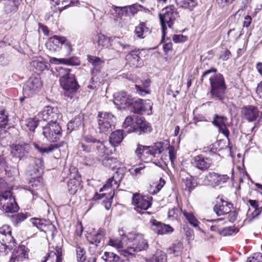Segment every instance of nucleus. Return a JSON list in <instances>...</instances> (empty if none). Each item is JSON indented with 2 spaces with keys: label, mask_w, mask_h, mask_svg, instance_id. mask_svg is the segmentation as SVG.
<instances>
[{
  "label": "nucleus",
  "mask_w": 262,
  "mask_h": 262,
  "mask_svg": "<svg viewBox=\"0 0 262 262\" xmlns=\"http://www.w3.org/2000/svg\"><path fill=\"white\" fill-rule=\"evenodd\" d=\"M150 223L151 230L158 234H168L173 231V229L170 225L162 223L155 219L151 220Z\"/></svg>",
  "instance_id": "nucleus-19"
},
{
  "label": "nucleus",
  "mask_w": 262,
  "mask_h": 262,
  "mask_svg": "<svg viewBox=\"0 0 262 262\" xmlns=\"http://www.w3.org/2000/svg\"><path fill=\"white\" fill-rule=\"evenodd\" d=\"M102 258L105 262H123L119 256L113 252H105Z\"/></svg>",
  "instance_id": "nucleus-36"
},
{
  "label": "nucleus",
  "mask_w": 262,
  "mask_h": 262,
  "mask_svg": "<svg viewBox=\"0 0 262 262\" xmlns=\"http://www.w3.org/2000/svg\"><path fill=\"white\" fill-rule=\"evenodd\" d=\"M234 232V230L232 227H226L221 229V230H219V233L223 236L231 235Z\"/></svg>",
  "instance_id": "nucleus-56"
},
{
  "label": "nucleus",
  "mask_w": 262,
  "mask_h": 262,
  "mask_svg": "<svg viewBox=\"0 0 262 262\" xmlns=\"http://www.w3.org/2000/svg\"><path fill=\"white\" fill-rule=\"evenodd\" d=\"M69 180L68 182L67 187L69 193L73 195L81 188V178L77 169H70Z\"/></svg>",
  "instance_id": "nucleus-10"
},
{
  "label": "nucleus",
  "mask_w": 262,
  "mask_h": 262,
  "mask_svg": "<svg viewBox=\"0 0 262 262\" xmlns=\"http://www.w3.org/2000/svg\"><path fill=\"white\" fill-rule=\"evenodd\" d=\"M202 152L206 154H209L210 155H212L215 152L214 150L213 145H210L209 146L204 147Z\"/></svg>",
  "instance_id": "nucleus-64"
},
{
  "label": "nucleus",
  "mask_w": 262,
  "mask_h": 262,
  "mask_svg": "<svg viewBox=\"0 0 262 262\" xmlns=\"http://www.w3.org/2000/svg\"><path fill=\"white\" fill-rule=\"evenodd\" d=\"M30 159V165L33 168V173H31V174H36L37 176H38L37 173L40 174L42 172L43 168L42 160L35 158H31Z\"/></svg>",
  "instance_id": "nucleus-30"
},
{
  "label": "nucleus",
  "mask_w": 262,
  "mask_h": 262,
  "mask_svg": "<svg viewBox=\"0 0 262 262\" xmlns=\"http://www.w3.org/2000/svg\"><path fill=\"white\" fill-rule=\"evenodd\" d=\"M183 181L189 192H191V190L194 188L196 186V183L193 181V178L191 176H188L185 179H183Z\"/></svg>",
  "instance_id": "nucleus-38"
},
{
  "label": "nucleus",
  "mask_w": 262,
  "mask_h": 262,
  "mask_svg": "<svg viewBox=\"0 0 262 262\" xmlns=\"http://www.w3.org/2000/svg\"><path fill=\"white\" fill-rule=\"evenodd\" d=\"M209 80L211 85L210 94L212 98L215 100H219L222 103H224V100L226 98V90L227 87L224 77L219 73L210 78Z\"/></svg>",
  "instance_id": "nucleus-5"
},
{
  "label": "nucleus",
  "mask_w": 262,
  "mask_h": 262,
  "mask_svg": "<svg viewBox=\"0 0 262 262\" xmlns=\"http://www.w3.org/2000/svg\"><path fill=\"white\" fill-rule=\"evenodd\" d=\"M7 168H8V167L5 159L3 157L0 156V173H3Z\"/></svg>",
  "instance_id": "nucleus-62"
},
{
  "label": "nucleus",
  "mask_w": 262,
  "mask_h": 262,
  "mask_svg": "<svg viewBox=\"0 0 262 262\" xmlns=\"http://www.w3.org/2000/svg\"><path fill=\"white\" fill-rule=\"evenodd\" d=\"M62 249L59 247H56L53 250H51L48 255L45 257L42 262H61Z\"/></svg>",
  "instance_id": "nucleus-28"
},
{
  "label": "nucleus",
  "mask_w": 262,
  "mask_h": 262,
  "mask_svg": "<svg viewBox=\"0 0 262 262\" xmlns=\"http://www.w3.org/2000/svg\"><path fill=\"white\" fill-rule=\"evenodd\" d=\"M104 236V232L102 230H99L97 233L92 238L90 243L95 245L96 246H98V244L101 242Z\"/></svg>",
  "instance_id": "nucleus-45"
},
{
  "label": "nucleus",
  "mask_w": 262,
  "mask_h": 262,
  "mask_svg": "<svg viewBox=\"0 0 262 262\" xmlns=\"http://www.w3.org/2000/svg\"><path fill=\"white\" fill-rule=\"evenodd\" d=\"M191 163L196 168L204 171L208 170L211 166L212 160L208 157L200 155L193 158Z\"/></svg>",
  "instance_id": "nucleus-16"
},
{
  "label": "nucleus",
  "mask_w": 262,
  "mask_h": 262,
  "mask_svg": "<svg viewBox=\"0 0 262 262\" xmlns=\"http://www.w3.org/2000/svg\"><path fill=\"white\" fill-rule=\"evenodd\" d=\"M123 178L124 170L122 168H119L114 176L108 179L103 188H101L100 191H101L103 189L110 188L114 192V190L119 187L120 182Z\"/></svg>",
  "instance_id": "nucleus-14"
},
{
  "label": "nucleus",
  "mask_w": 262,
  "mask_h": 262,
  "mask_svg": "<svg viewBox=\"0 0 262 262\" xmlns=\"http://www.w3.org/2000/svg\"><path fill=\"white\" fill-rule=\"evenodd\" d=\"M128 107L130 108V111L136 114H140L142 111H145L148 108L151 110L152 105L150 101L147 102L140 99H134L132 98L131 103Z\"/></svg>",
  "instance_id": "nucleus-15"
},
{
  "label": "nucleus",
  "mask_w": 262,
  "mask_h": 262,
  "mask_svg": "<svg viewBox=\"0 0 262 262\" xmlns=\"http://www.w3.org/2000/svg\"><path fill=\"white\" fill-rule=\"evenodd\" d=\"M34 147L41 154H49L61 146L60 143L50 144L48 146L41 147L37 143H33Z\"/></svg>",
  "instance_id": "nucleus-32"
},
{
  "label": "nucleus",
  "mask_w": 262,
  "mask_h": 262,
  "mask_svg": "<svg viewBox=\"0 0 262 262\" xmlns=\"http://www.w3.org/2000/svg\"><path fill=\"white\" fill-rule=\"evenodd\" d=\"M83 139L86 142L91 144L89 145H87L83 143H81L80 145L83 151L88 153L97 151L100 154L105 152V146L100 140L96 139L90 135L83 136Z\"/></svg>",
  "instance_id": "nucleus-9"
},
{
  "label": "nucleus",
  "mask_w": 262,
  "mask_h": 262,
  "mask_svg": "<svg viewBox=\"0 0 262 262\" xmlns=\"http://www.w3.org/2000/svg\"><path fill=\"white\" fill-rule=\"evenodd\" d=\"M184 216L186 217L189 224L194 227L199 226V222L195 217L192 213L187 212L186 211L183 212Z\"/></svg>",
  "instance_id": "nucleus-40"
},
{
  "label": "nucleus",
  "mask_w": 262,
  "mask_h": 262,
  "mask_svg": "<svg viewBox=\"0 0 262 262\" xmlns=\"http://www.w3.org/2000/svg\"><path fill=\"white\" fill-rule=\"evenodd\" d=\"M229 177L226 174H219L214 172H210L206 175L203 181V185L216 187L221 184L226 183Z\"/></svg>",
  "instance_id": "nucleus-13"
},
{
  "label": "nucleus",
  "mask_w": 262,
  "mask_h": 262,
  "mask_svg": "<svg viewBox=\"0 0 262 262\" xmlns=\"http://www.w3.org/2000/svg\"><path fill=\"white\" fill-rule=\"evenodd\" d=\"M142 86L136 84L135 88L136 91L141 96H144L149 93V91L147 89L150 84V80L149 79H145L142 81Z\"/></svg>",
  "instance_id": "nucleus-34"
},
{
  "label": "nucleus",
  "mask_w": 262,
  "mask_h": 262,
  "mask_svg": "<svg viewBox=\"0 0 262 262\" xmlns=\"http://www.w3.org/2000/svg\"><path fill=\"white\" fill-rule=\"evenodd\" d=\"M159 15L162 29V39H164L167 30L166 25L169 28H172L178 13L175 7L170 5L162 9Z\"/></svg>",
  "instance_id": "nucleus-6"
},
{
  "label": "nucleus",
  "mask_w": 262,
  "mask_h": 262,
  "mask_svg": "<svg viewBox=\"0 0 262 262\" xmlns=\"http://www.w3.org/2000/svg\"><path fill=\"white\" fill-rule=\"evenodd\" d=\"M227 117L215 114L212 123L219 128L220 132L228 137L229 135V131L227 127Z\"/></svg>",
  "instance_id": "nucleus-23"
},
{
  "label": "nucleus",
  "mask_w": 262,
  "mask_h": 262,
  "mask_svg": "<svg viewBox=\"0 0 262 262\" xmlns=\"http://www.w3.org/2000/svg\"><path fill=\"white\" fill-rule=\"evenodd\" d=\"M17 9L14 1L9 0L5 4V10L7 13L15 11Z\"/></svg>",
  "instance_id": "nucleus-53"
},
{
  "label": "nucleus",
  "mask_w": 262,
  "mask_h": 262,
  "mask_svg": "<svg viewBox=\"0 0 262 262\" xmlns=\"http://www.w3.org/2000/svg\"><path fill=\"white\" fill-rule=\"evenodd\" d=\"M62 115L59 113L56 107L51 106H46L43 110L38 114V118L48 123L58 122V121L61 118Z\"/></svg>",
  "instance_id": "nucleus-11"
},
{
  "label": "nucleus",
  "mask_w": 262,
  "mask_h": 262,
  "mask_svg": "<svg viewBox=\"0 0 262 262\" xmlns=\"http://www.w3.org/2000/svg\"><path fill=\"white\" fill-rule=\"evenodd\" d=\"M60 44L63 45L67 50V54L70 55L72 51V48L70 42L66 37L61 36Z\"/></svg>",
  "instance_id": "nucleus-52"
},
{
  "label": "nucleus",
  "mask_w": 262,
  "mask_h": 262,
  "mask_svg": "<svg viewBox=\"0 0 262 262\" xmlns=\"http://www.w3.org/2000/svg\"><path fill=\"white\" fill-rule=\"evenodd\" d=\"M262 260V254L260 253H254L251 257L248 258V262H260Z\"/></svg>",
  "instance_id": "nucleus-58"
},
{
  "label": "nucleus",
  "mask_w": 262,
  "mask_h": 262,
  "mask_svg": "<svg viewBox=\"0 0 262 262\" xmlns=\"http://www.w3.org/2000/svg\"><path fill=\"white\" fill-rule=\"evenodd\" d=\"M118 162V160L116 158L113 157H105L102 161L103 164L106 167H110L114 168Z\"/></svg>",
  "instance_id": "nucleus-46"
},
{
  "label": "nucleus",
  "mask_w": 262,
  "mask_h": 262,
  "mask_svg": "<svg viewBox=\"0 0 262 262\" xmlns=\"http://www.w3.org/2000/svg\"><path fill=\"white\" fill-rule=\"evenodd\" d=\"M76 254L78 262H87L86 259L85 251L83 247L79 246H76Z\"/></svg>",
  "instance_id": "nucleus-39"
},
{
  "label": "nucleus",
  "mask_w": 262,
  "mask_h": 262,
  "mask_svg": "<svg viewBox=\"0 0 262 262\" xmlns=\"http://www.w3.org/2000/svg\"><path fill=\"white\" fill-rule=\"evenodd\" d=\"M30 149L29 144L27 143H20L12 146L11 153L15 157L21 159L29 153Z\"/></svg>",
  "instance_id": "nucleus-26"
},
{
  "label": "nucleus",
  "mask_w": 262,
  "mask_h": 262,
  "mask_svg": "<svg viewBox=\"0 0 262 262\" xmlns=\"http://www.w3.org/2000/svg\"><path fill=\"white\" fill-rule=\"evenodd\" d=\"M220 201L214 206V211L218 216L229 213L232 207V204L223 200L222 199H221Z\"/></svg>",
  "instance_id": "nucleus-27"
},
{
  "label": "nucleus",
  "mask_w": 262,
  "mask_h": 262,
  "mask_svg": "<svg viewBox=\"0 0 262 262\" xmlns=\"http://www.w3.org/2000/svg\"><path fill=\"white\" fill-rule=\"evenodd\" d=\"M132 130L139 135L150 133L152 129L149 123L141 117L136 118L135 125L132 126Z\"/></svg>",
  "instance_id": "nucleus-21"
},
{
  "label": "nucleus",
  "mask_w": 262,
  "mask_h": 262,
  "mask_svg": "<svg viewBox=\"0 0 262 262\" xmlns=\"http://www.w3.org/2000/svg\"><path fill=\"white\" fill-rule=\"evenodd\" d=\"M169 159L171 162H173L176 158V151L174 147L169 146L168 147Z\"/></svg>",
  "instance_id": "nucleus-57"
},
{
  "label": "nucleus",
  "mask_w": 262,
  "mask_h": 262,
  "mask_svg": "<svg viewBox=\"0 0 262 262\" xmlns=\"http://www.w3.org/2000/svg\"><path fill=\"white\" fill-rule=\"evenodd\" d=\"M0 234L4 235H11V230L9 226L5 225L0 229Z\"/></svg>",
  "instance_id": "nucleus-63"
},
{
  "label": "nucleus",
  "mask_w": 262,
  "mask_h": 262,
  "mask_svg": "<svg viewBox=\"0 0 262 262\" xmlns=\"http://www.w3.org/2000/svg\"><path fill=\"white\" fill-rule=\"evenodd\" d=\"M146 262H166V255L162 252H157L151 259Z\"/></svg>",
  "instance_id": "nucleus-42"
},
{
  "label": "nucleus",
  "mask_w": 262,
  "mask_h": 262,
  "mask_svg": "<svg viewBox=\"0 0 262 262\" xmlns=\"http://www.w3.org/2000/svg\"><path fill=\"white\" fill-rule=\"evenodd\" d=\"M42 134L50 142L59 140L62 134V130L58 122L47 123L42 127Z\"/></svg>",
  "instance_id": "nucleus-8"
},
{
  "label": "nucleus",
  "mask_w": 262,
  "mask_h": 262,
  "mask_svg": "<svg viewBox=\"0 0 262 262\" xmlns=\"http://www.w3.org/2000/svg\"><path fill=\"white\" fill-rule=\"evenodd\" d=\"M14 219H15L16 222L17 223L24 221L25 219H27V215L23 213H18L17 214H15L13 216Z\"/></svg>",
  "instance_id": "nucleus-61"
},
{
  "label": "nucleus",
  "mask_w": 262,
  "mask_h": 262,
  "mask_svg": "<svg viewBox=\"0 0 262 262\" xmlns=\"http://www.w3.org/2000/svg\"><path fill=\"white\" fill-rule=\"evenodd\" d=\"M151 196L144 195L140 196L138 194H134L132 199L133 204L136 206L138 209L147 210L151 205Z\"/></svg>",
  "instance_id": "nucleus-20"
},
{
  "label": "nucleus",
  "mask_w": 262,
  "mask_h": 262,
  "mask_svg": "<svg viewBox=\"0 0 262 262\" xmlns=\"http://www.w3.org/2000/svg\"><path fill=\"white\" fill-rule=\"evenodd\" d=\"M58 1L59 3L57 4H61L64 6V7L65 8L77 5L79 3L77 0H58Z\"/></svg>",
  "instance_id": "nucleus-55"
},
{
  "label": "nucleus",
  "mask_w": 262,
  "mask_h": 262,
  "mask_svg": "<svg viewBox=\"0 0 262 262\" xmlns=\"http://www.w3.org/2000/svg\"><path fill=\"white\" fill-rule=\"evenodd\" d=\"M56 71L58 73L57 76L60 77V85L65 91L64 96L72 99L73 94L79 88L75 75L71 73V70L69 69L58 67Z\"/></svg>",
  "instance_id": "nucleus-2"
},
{
  "label": "nucleus",
  "mask_w": 262,
  "mask_h": 262,
  "mask_svg": "<svg viewBox=\"0 0 262 262\" xmlns=\"http://www.w3.org/2000/svg\"><path fill=\"white\" fill-rule=\"evenodd\" d=\"M135 125V122H134V118L132 116H127L126 117L124 122L123 123L122 126L124 128H128V130L127 131L128 133L134 132V130H132V126Z\"/></svg>",
  "instance_id": "nucleus-44"
},
{
  "label": "nucleus",
  "mask_w": 262,
  "mask_h": 262,
  "mask_svg": "<svg viewBox=\"0 0 262 262\" xmlns=\"http://www.w3.org/2000/svg\"><path fill=\"white\" fill-rule=\"evenodd\" d=\"M182 249V244L180 242H178L177 243L173 244L172 247H169L167 251L169 254H173L176 255H178Z\"/></svg>",
  "instance_id": "nucleus-43"
},
{
  "label": "nucleus",
  "mask_w": 262,
  "mask_h": 262,
  "mask_svg": "<svg viewBox=\"0 0 262 262\" xmlns=\"http://www.w3.org/2000/svg\"><path fill=\"white\" fill-rule=\"evenodd\" d=\"M60 38L61 36L54 35L48 39L46 46L51 53H55L60 50Z\"/></svg>",
  "instance_id": "nucleus-29"
},
{
  "label": "nucleus",
  "mask_w": 262,
  "mask_h": 262,
  "mask_svg": "<svg viewBox=\"0 0 262 262\" xmlns=\"http://www.w3.org/2000/svg\"><path fill=\"white\" fill-rule=\"evenodd\" d=\"M31 66L37 71L42 72L48 69L49 64L48 62H45L42 58H39L33 60L31 62Z\"/></svg>",
  "instance_id": "nucleus-33"
},
{
  "label": "nucleus",
  "mask_w": 262,
  "mask_h": 262,
  "mask_svg": "<svg viewBox=\"0 0 262 262\" xmlns=\"http://www.w3.org/2000/svg\"><path fill=\"white\" fill-rule=\"evenodd\" d=\"M146 30H147V28L143 23H142L136 27L135 32L138 37L144 38L143 35Z\"/></svg>",
  "instance_id": "nucleus-49"
},
{
  "label": "nucleus",
  "mask_w": 262,
  "mask_h": 262,
  "mask_svg": "<svg viewBox=\"0 0 262 262\" xmlns=\"http://www.w3.org/2000/svg\"><path fill=\"white\" fill-rule=\"evenodd\" d=\"M256 93L258 97L261 99L258 104L260 106V109H261L262 108V81L257 84Z\"/></svg>",
  "instance_id": "nucleus-60"
},
{
  "label": "nucleus",
  "mask_w": 262,
  "mask_h": 262,
  "mask_svg": "<svg viewBox=\"0 0 262 262\" xmlns=\"http://www.w3.org/2000/svg\"><path fill=\"white\" fill-rule=\"evenodd\" d=\"M13 241L14 238L12 235H4L3 234H0V242L2 245L7 246V244L11 243Z\"/></svg>",
  "instance_id": "nucleus-51"
},
{
  "label": "nucleus",
  "mask_w": 262,
  "mask_h": 262,
  "mask_svg": "<svg viewBox=\"0 0 262 262\" xmlns=\"http://www.w3.org/2000/svg\"><path fill=\"white\" fill-rule=\"evenodd\" d=\"M164 144L162 142H156L151 146H144L138 144L135 151V155L139 159L147 163L161 154L164 150Z\"/></svg>",
  "instance_id": "nucleus-3"
},
{
  "label": "nucleus",
  "mask_w": 262,
  "mask_h": 262,
  "mask_svg": "<svg viewBox=\"0 0 262 262\" xmlns=\"http://www.w3.org/2000/svg\"><path fill=\"white\" fill-rule=\"evenodd\" d=\"M125 242L127 249L122 251V254L125 257L132 255L133 252L145 250L148 246L147 241L140 233H128L127 236V241Z\"/></svg>",
  "instance_id": "nucleus-4"
},
{
  "label": "nucleus",
  "mask_w": 262,
  "mask_h": 262,
  "mask_svg": "<svg viewBox=\"0 0 262 262\" xmlns=\"http://www.w3.org/2000/svg\"><path fill=\"white\" fill-rule=\"evenodd\" d=\"M172 39L174 42L179 43L185 41L187 39V37L182 34L174 35Z\"/></svg>",
  "instance_id": "nucleus-59"
},
{
  "label": "nucleus",
  "mask_w": 262,
  "mask_h": 262,
  "mask_svg": "<svg viewBox=\"0 0 262 262\" xmlns=\"http://www.w3.org/2000/svg\"><path fill=\"white\" fill-rule=\"evenodd\" d=\"M124 138L123 130H117L113 132L110 136V142L114 147L118 146Z\"/></svg>",
  "instance_id": "nucleus-31"
},
{
  "label": "nucleus",
  "mask_w": 262,
  "mask_h": 262,
  "mask_svg": "<svg viewBox=\"0 0 262 262\" xmlns=\"http://www.w3.org/2000/svg\"><path fill=\"white\" fill-rule=\"evenodd\" d=\"M64 64L69 66H78L80 64V62L78 57H72L70 58H64Z\"/></svg>",
  "instance_id": "nucleus-50"
},
{
  "label": "nucleus",
  "mask_w": 262,
  "mask_h": 262,
  "mask_svg": "<svg viewBox=\"0 0 262 262\" xmlns=\"http://www.w3.org/2000/svg\"><path fill=\"white\" fill-rule=\"evenodd\" d=\"M82 125V119L80 116L76 117L73 120L68 123V129L72 130L78 128Z\"/></svg>",
  "instance_id": "nucleus-37"
},
{
  "label": "nucleus",
  "mask_w": 262,
  "mask_h": 262,
  "mask_svg": "<svg viewBox=\"0 0 262 262\" xmlns=\"http://www.w3.org/2000/svg\"><path fill=\"white\" fill-rule=\"evenodd\" d=\"M132 97L126 92L121 91L114 95V103L117 105L122 106L123 108L129 106Z\"/></svg>",
  "instance_id": "nucleus-24"
},
{
  "label": "nucleus",
  "mask_w": 262,
  "mask_h": 262,
  "mask_svg": "<svg viewBox=\"0 0 262 262\" xmlns=\"http://www.w3.org/2000/svg\"><path fill=\"white\" fill-rule=\"evenodd\" d=\"M140 54V52L139 50H133L128 53L125 57L126 64L133 68L141 67L143 64V62L139 56Z\"/></svg>",
  "instance_id": "nucleus-22"
},
{
  "label": "nucleus",
  "mask_w": 262,
  "mask_h": 262,
  "mask_svg": "<svg viewBox=\"0 0 262 262\" xmlns=\"http://www.w3.org/2000/svg\"><path fill=\"white\" fill-rule=\"evenodd\" d=\"M31 221L34 226L40 231L45 232L48 223L47 220L38 218H32Z\"/></svg>",
  "instance_id": "nucleus-35"
},
{
  "label": "nucleus",
  "mask_w": 262,
  "mask_h": 262,
  "mask_svg": "<svg viewBox=\"0 0 262 262\" xmlns=\"http://www.w3.org/2000/svg\"><path fill=\"white\" fill-rule=\"evenodd\" d=\"M11 187L4 179H0V208L6 213L17 212L19 208L12 196Z\"/></svg>",
  "instance_id": "nucleus-1"
},
{
  "label": "nucleus",
  "mask_w": 262,
  "mask_h": 262,
  "mask_svg": "<svg viewBox=\"0 0 262 262\" xmlns=\"http://www.w3.org/2000/svg\"><path fill=\"white\" fill-rule=\"evenodd\" d=\"M98 118V128L99 133L106 134L114 128L116 118L112 113L99 112Z\"/></svg>",
  "instance_id": "nucleus-7"
},
{
  "label": "nucleus",
  "mask_w": 262,
  "mask_h": 262,
  "mask_svg": "<svg viewBox=\"0 0 262 262\" xmlns=\"http://www.w3.org/2000/svg\"><path fill=\"white\" fill-rule=\"evenodd\" d=\"M242 114L245 119L249 122H252L255 121L260 115L262 116V112L259 111L257 106L248 105L242 108Z\"/></svg>",
  "instance_id": "nucleus-17"
},
{
  "label": "nucleus",
  "mask_w": 262,
  "mask_h": 262,
  "mask_svg": "<svg viewBox=\"0 0 262 262\" xmlns=\"http://www.w3.org/2000/svg\"><path fill=\"white\" fill-rule=\"evenodd\" d=\"M41 85L39 77H31L23 87L24 95L26 97H32L41 88Z\"/></svg>",
  "instance_id": "nucleus-12"
},
{
  "label": "nucleus",
  "mask_w": 262,
  "mask_h": 262,
  "mask_svg": "<svg viewBox=\"0 0 262 262\" xmlns=\"http://www.w3.org/2000/svg\"><path fill=\"white\" fill-rule=\"evenodd\" d=\"M127 236L122 228L119 229L117 235L110 238L107 245L116 249H120L123 247L125 239H127Z\"/></svg>",
  "instance_id": "nucleus-18"
},
{
  "label": "nucleus",
  "mask_w": 262,
  "mask_h": 262,
  "mask_svg": "<svg viewBox=\"0 0 262 262\" xmlns=\"http://www.w3.org/2000/svg\"><path fill=\"white\" fill-rule=\"evenodd\" d=\"M8 121V114L5 110L0 111V128H5Z\"/></svg>",
  "instance_id": "nucleus-41"
},
{
  "label": "nucleus",
  "mask_w": 262,
  "mask_h": 262,
  "mask_svg": "<svg viewBox=\"0 0 262 262\" xmlns=\"http://www.w3.org/2000/svg\"><path fill=\"white\" fill-rule=\"evenodd\" d=\"M124 15L127 16L130 15H134L138 11V9L135 5L125 6Z\"/></svg>",
  "instance_id": "nucleus-54"
},
{
  "label": "nucleus",
  "mask_w": 262,
  "mask_h": 262,
  "mask_svg": "<svg viewBox=\"0 0 262 262\" xmlns=\"http://www.w3.org/2000/svg\"><path fill=\"white\" fill-rule=\"evenodd\" d=\"M198 5L195 0H183L182 6L185 8L192 10Z\"/></svg>",
  "instance_id": "nucleus-48"
},
{
  "label": "nucleus",
  "mask_w": 262,
  "mask_h": 262,
  "mask_svg": "<svg viewBox=\"0 0 262 262\" xmlns=\"http://www.w3.org/2000/svg\"><path fill=\"white\" fill-rule=\"evenodd\" d=\"M38 120L36 118H29L26 120V125L30 130L34 132L38 125Z\"/></svg>",
  "instance_id": "nucleus-47"
},
{
  "label": "nucleus",
  "mask_w": 262,
  "mask_h": 262,
  "mask_svg": "<svg viewBox=\"0 0 262 262\" xmlns=\"http://www.w3.org/2000/svg\"><path fill=\"white\" fill-rule=\"evenodd\" d=\"M87 59L92 66L91 75L93 77L97 76L100 73L104 65V60L98 57L92 55H88Z\"/></svg>",
  "instance_id": "nucleus-25"
}]
</instances>
